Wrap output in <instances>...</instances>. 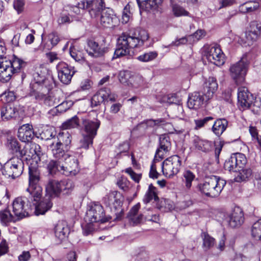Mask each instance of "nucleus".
<instances>
[{"instance_id":"1","label":"nucleus","mask_w":261,"mask_h":261,"mask_svg":"<svg viewBox=\"0 0 261 261\" xmlns=\"http://www.w3.org/2000/svg\"><path fill=\"white\" fill-rule=\"evenodd\" d=\"M40 172L36 168L29 167V184L27 192L29 194L32 207L35 206L36 215H43L52 207L49 197L44 198L39 203L42 193V188L39 185Z\"/></svg>"},{"instance_id":"2","label":"nucleus","mask_w":261,"mask_h":261,"mask_svg":"<svg viewBox=\"0 0 261 261\" xmlns=\"http://www.w3.org/2000/svg\"><path fill=\"white\" fill-rule=\"evenodd\" d=\"M148 38L149 34L145 30H136L132 35L122 34L117 39L114 55L120 57L129 54L130 49L142 46Z\"/></svg>"},{"instance_id":"3","label":"nucleus","mask_w":261,"mask_h":261,"mask_svg":"<svg viewBox=\"0 0 261 261\" xmlns=\"http://www.w3.org/2000/svg\"><path fill=\"white\" fill-rule=\"evenodd\" d=\"M25 65V63L21 59L14 56L12 59H0V82L7 83L12 75L20 72Z\"/></svg>"},{"instance_id":"4","label":"nucleus","mask_w":261,"mask_h":261,"mask_svg":"<svg viewBox=\"0 0 261 261\" xmlns=\"http://www.w3.org/2000/svg\"><path fill=\"white\" fill-rule=\"evenodd\" d=\"M37 79V83L31 84V89L30 92V96L33 97L38 102L43 103L46 106H54L58 103L57 99L55 98L53 93L50 92L51 86H44L39 85V79Z\"/></svg>"},{"instance_id":"5","label":"nucleus","mask_w":261,"mask_h":261,"mask_svg":"<svg viewBox=\"0 0 261 261\" xmlns=\"http://www.w3.org/2000/svg\"><path fill=\"white\" fill-rule=\"evenodd\" d=\"M226 185V181L217 176L206 177L202 184L199 185L200 191L206 196H218Z\"/></svg>"},{"instance_id":"6","label":"nucleus","mask_w":261,"mask_h":261,"mask_svg":"<svg viewBox=\"0 0 261 261\" xmlns=\"http://www.w3.org/2000/svg\"><path fill=\"white\" fill-rule=\"evenodd\" d=\"M105 6L104 0H89L82 1L77 6H72L70 7V15H80L81 10L87 9L91 18H97L100 11Z\"/></svg>"},{"instance_id":"7","label":"nucleus","mask_w":261,"mask_h":261,"mask_svg":"<svg viewBox=\"0 0 261 261\" xmlns=\"http://www.w3.org/2000/svg\"><path fill=\"white\" fill-rule=\"evenodd\" d=\"M123 200V197L122 194L117 191L110 192L103 198L104 203L114 213L115 220H120L123 217V211L122 208Z\"/></svg>"},{"instance_id":"8","label":"nucleus","mask_w":261,"mask_h":261,"mask_svg":"<svg viewBox=\"0 0 261 261\" xmlns=\"http://www.w3.org/2000/svg\"><path fill=\"white\" fill-rule=\"evenodd\" d=\"M23 171V163L18 157H13L8 160L2 168L3 174L7 177L15 178L19 176Z\"/></svg>"},{"instance_id":"9","label":"nucleus","mask_w":261,"mask_h":261,"mask_svg":"<svg viewBox=\"0 0 261 261\" xmlns=\"http://www.w3.org/2000/svg\"><path fill=\"white\" fill-rule=\"evenodd\" d=\"M248 65L247 58L243 57L238 62L230 66V75L237 84H240L244 82Z\"/></svg>"},{"instance_id":"10","label":"nucleus","mask_w":261,"mask_h":261,"mask_svg":"<svg viewBox=\"0 0 261 261\" xmlns=\"http://www.w3.org/2000/svg\"><path fill=\"white\" fill-rule=\"evenodd\" d=\"M28 196L19 197L15 198L12 204L13 212L15 215L19 218H22L29 216V211L32 210V205L29 198V194Z\"/></svg>"},{"instance_id":"11","label":"nucleus","mask_w":261,"mask_h":261,"mask_svg":"<svg viewBox=\"0 0 261 261\" xmlns=\"http://www.w3.org/2000/svg\"><path fill=\"white\" fill-rule=\"evenodd\" d=\"M112 216H106L105 211L101 205L94 203L91 205L87 212L85 220L90 223H105L110 221Z\"/></svg>"},{"instance_id":"12","label":"nucleus","mask_w":261,"mask_h":261,"mask_svg":"<svg viewBox=\"0 0 261 261\" xmlns=\"http://www.w3.org/2000/svg\"><path fill=\"white\" fill-rule=\"evenodd\" d=\"M204 56L209 62L217 66H222L225 63V55L220 46L217 44H214L205 46Z\"/></svg>"},{"instance_id":"13","label":"nucleus","mask_w":261,"mask_h":261,"mask_svg":"<svg viewBox=\"0 0 261 261\" xmlns=\"http://www.w3.org/2000/svg\"><path fill=\"white\" fill-rule=\"evenodd\" d=\"M181 158L177 155H172L166 159L162 164V171L167 177L177 174L181 168Z\"/></svg>"},{"instance_id":"14","label":"nucleus","mask_w":261,"mask_h":261,"mask_svg":"<svg viewBox=\"0 0 261 261\" xmlns=\"http://www.w3.org/2000/svg\"><path fill=\"white\" fill-rule=\"evenodd\" d=\"M103 28H113L118 23V19L112 10L106 9V5L98 14V17L92 18Z\"/></svg>"},{"instance_id":"15","label":"nucleus","mask_w":261,"mask_h":261,"mask_svg":"<svg viewBox=\"0 0 261 261\" xmlns=\"http://www.w3.org/2000/svg\"><path fill=\"white\" fill-rule=\"evenodd\" d=\"M62 161L65 162V164L60 166L62 174L69 176L75 175L78 173V161L75 156L70 154L66 155Z\"/></svg>"},{"instance_id":"16","label":"nucleus","mask_w":261,"mask_h":261,"mask_svg":"<svg viewBox=\"0 0 261 261\" xmlns=\"http://www.w3.org/2000/svg\"><path fill=\"white\" fill-rule=\"evenodd\" d=\"M238 99L239 106L243 109L249 108L253 103L254 97L245 87L238 89Z\"/></svg>"},{"instance_id":"17","label":"nucleus","mask_w":261,"mask_h":261,"mask_svg":"<svg viewBox=\"0 0 261 261\" xmlns=\"http://www.w3.org/2000/svg\"><path fill=\"white\" fill-rule=\"evenodd\" d=\"M57 69L58 78L60 81L64 84H69L74 73L73 69L66 63L61 62L57 65Z\"/></svg>"},{"instance_id":"18","label":"nucleus","mask_w":261,"mask_h":261,"mask_svg":"<svg viewBox=\"0 0 261 261\" xmlns=\"http://www.w3.org/2000/svg\"><path fill=\"white\" fill-rule=\"evenodd\" d=\"M159 147L156 151L154 159L159 161L164 158V156L170 150L171 144L170 138L165 135H162L159 139Z\"/></svg>"},{"instance_id":"19","label":"nucleus","mask_w":261,"mask_h":261,"mask_svg":"<svg viewBox=\"0 0 261 261\" xmlns=\"http://www.w3.org/2000/svg\"><path fill=\"white\" fill-rule=\"evenodd\" d=\"M218 88L216 79L214 77H209L206 79L202 90V93L205 96L206 99H211Z\"/></svg>"},{"instance_id":"20","label":"nucleus","mask_w":261,"mask_h":261,"mask_svg":"<svg viewBox=\"0 0 261 261\" xmlns=\"http://www.w3.org/2000/svg\"><path fill=\"white\" fill-rule=\"evenodd\" d=\"M205 96L201 94L199 92H195L189 95L187 102L188 107L190 109H197L199 108L204 102L208 101L210 99H206Z\"/></svg>"},{"instance_id":"21","label":"nucleus","mask_w":261,"mask_h":261,"mask_svg":"<svg viewBox=\"0 0 261 261\" xmlns=\"http://www.w3.org/2000/svg\"><path fill=\"white\" fill-rule=\"evenodd\" d=\"M136 1L140 10L153 12L158 10L163 2V0Z\"/></svg>"},{"instance_id":"22","label":"nucleus","mask_w":261,"mask_h":261,"mask_svg":"<svg viewBox=\"0 0 261 261\" xmlns=\"http://www.w3.org/2000/svg\"><path fill=\"white\" fill-rule=\"evenodd\" d=\"M40 148V146L36 143L27 144L23 149L19 151V156H25L27 160L35 158L36 155L39 156L41 154Z\"/></svg>"},{"instance_id":"23","label":"nucleus","mask_w":261,"mask_h":261,"mask_svg":"<svg viewBox=\"0 0 261 261\" xmlns=\"http://www.w3.org/2000/svg\"><path fill=\"white\" fill-rule=\"evenodd\" d=\"M229 225L232 228L241 226L244 222L243 211L239 207H235L229 216Z\"/></svg>"},{"instance_id":"24","label":"nucleus","mask_w":261,"mask_h":261,"mask_svg":"<svg viewBox=\"0 0 261 261\" xmlns=\"http://www.w3.org/2000/svg\"><path fill=\"white\" fill-rule=\"evenodd\" d=\"M148 124L152 126H162L167 133L169 134H173L176 132V134H179L184 132V129L179 130H176L173 126L172 124L166 121L165 118H159L155 120L151 119L148 121Z\"/></svg>"},{"instance_id":"25","label":"nucleus","mask_w":261,"mask_h":261,"mask_svg":"<svg viewBox=\"0 0 261 261\" xmlns=\"http://www.w3.org/2000/svg\"><path fill=\"white\" fill-rule=\"evenodd\" d=\"M84 132L83 133L95 137L99 127L100 122L97 119L91 120L85 119L83 122Z\"/></svg>"},{"instance_id":"26","label":"nucleus","mask_w":261,"mask_h":261,"mask_svg":"<svg viewBox=\"0 0 261 261\" xmlns=\"http://www.w3.org/2000/svg\"><path fill=\"white\" fill-rule=\"evenodd\" d=\"M17 136L22 142L30 141L34 137L32 125L28 123L21 126L18 129Z\"/></svg>"},{"instance_id":"27","label":"nucleus","mask_w":261,"mask_h":261,"mask_svg":"<svg viewBox=\"0 0 261 261\" xmlns=\"http://www.w3.org/2000/svg\"><path fill=\"white\" fill-rule=\"evenodd\" d=\"M88 45V48L87 49V52L92 57H101L107 51L106 47L100 46L97 42L93 40L89 41Z\"/></svg>"},{"instance_id":"28","label":"nucleus","mask_w":261,"mask_h":261,"mask_svg":"<svg viewBox=\"0 0 261 261\" xmlns=\"http://www.w3.org/2000/svg\"><path fill=\"white\" fill-rule=\"evenodd\" d=\"M69 229L65 221H59L55 227V233L57 238L62 241L66 239L69 233Z\"/></svg>"},{"instance_id":"29","label":"nucleus","mask_w":261,"mask_h":261,"mask_svg":"<svg viewBox=\"0 0 261 261\" xmlns=\"http://www.w3.org/2000/svg\"><path fill=\"white\" fill-rule=\"evenodd\" d=\"M18 116V109L12 104L6 105L1 110V117L3 120L16 118Z\"/></svg>"},{"instance_id":"30","label":"nucleus","mask_w":261,"mask_h":261,"mask_svg":"<svg viewBox=\"0 0 261 261\" xmlns=\"http://www.w3.org/2000/svg\"><path fill=\"white\" fill-rule=\"evenodd\" d=\"M49 147L53 156L59 160L63 161L66 155H69L68 153H66L69 148H66L62 144L57 142L53 143Z\"/></svg>"},{"instance_id":"31","label":"nucleus","mask_w":261,"mask_h":261,"mask_svg":"<svg viewBox=\"0 0 261 261\" xmlns=\"http://www.w3.org/2000/svg\"><path fill=\"white\" fill-rule=\"evenodd\" d=\"M260 34V31L257 28L253 29L251 28V30L246 31L245 36L243 37V44L244 46H250L255 42Z\"/></svg>"},{"instance_id":"32","label":"nucleus","mask_w":261,"mask_h":261,"mask_svg":"<svg viewBox=\"0 0 261 261\" xmlns=\"http://www.w3.org/2000/svg\"><path fill=\"white\" fill-rule=\"evenodd\" d=\"M47 197L58 196L61 192L60 182L56 180H50L46 187Z\"/></svg>"},{"instance_id":"33","label":"nucleus","mask_w":261,"mask_h":261,"mask_svg":"<svg viewBox=\"0 0 261 261\" xmlns=\"http://www.w3.org/2000/svg\"><path fill=\"white\" fill-rule=\"evenodd\" d=\"M194 146L199 150L204 152L208 151L211 149L212 142L200 139L198 136H195L193 140Z\"/></svg>"},{"instance_id":"34","label":"nucleus","mask_w":261,"mask_h":261,"mask_svg":"<svg viewBox=\"0 0 261 261\" xmlns=\"http://www.w3.org/2000/svg\"><path fill=\"white\" fill-rule=\"evenodd\" d=\"M227 125L228 121L225 119H218L214 123L212 131L216 136H220L225 130Z\"/></svg>"},{"instance_id":"35","label":"nucleus","mask_w":261,"mask_h":261,"mask_svg":"<svg viewBox=\"0 0 261 261\" xmlns=\"http://www.w3.org/2000/svg\"><path fill=\"white\" fill-rule=\"evenodd\" d=\"M72 137L68 131H62L57 135V143L61 144L66 148H70Z\"/></svg>"},{"instance_id":"36","label":"nucleus","mask_w":261,"mask_h":261,"mask_svg":"<svg viewBox=\"0 0 261 261\" xmlns=\"http://www.w3.org/2000/svg\"><path fill=\"white\" fill-rule=\"evenodd\" d=\"M252 175V171L249 168H239L236 172L234 179L237 182H241L248 179Z\"/></svg>"},{"instance_id":"37","label":"nucleus","mask_w":261,"mask_h":261,"mask_svg":"<svg viewBox=\"0 0 261 261\" xmlns=\"http://www.w3.org/2000/svg\"><path fill=\"white\" fill-rule=\"evenodd\" d=\"M259 7V3L257 1H249L241 5L240 11L243 13L252 12L257 10Z\"/></svg>"},{"instance_id":"38","label":"nucleus","mask_w":261,"mask_h":261,"mask_svg":"<svg viewBox=\"0 0 261 261\" xmlns=\"http://www.w3.org/2000/svg\"><path fill=\"white\" fill-rule=\"evenodd\" d=\"M251 234L255 241H261V219L252 224L251 228Z\"/></svg>"},{"instance_id":"39","label":"nucleus","mask_w":261,"mask_h":261,"mask_svg":"<svg viewBox=\"0 0 261 261\" xmlns=\"http://www.w3.org/2000/svg\"><path fill=\"white\" fill-rule=\"evenodd\" d=\"M98 93L103 99L104 103L109 101H114L116 100V95L112 93L108 88H102L98 91Z\"/></svg>"},{"instance_id":"40","label":"nucleus","mask_w":261,"mask_h":261,"mask_svg":"<svg viewBox=\"0 0 261 261\" xmlns=\"http://www.w3.org/2000/svg\"><path fill=\"white\" fill-rule=\"evenodd\" d=\"M158 199V197L156 194V189L152 185H149L148 191L143 198V202L145 203H147L152 199L156 201Z\"/></svg>"},{"instance_id":"41","label":"nucleus","mask_w":261,"mask_h":261,"mask_svg":"<svg viewBox=\"0 0 261 261\" xmlns=\"http://www.w3.org/2000/svg\"><path fill=\"white\" fill-rule=\"evenodd\" d=\"M146 82L143 76L140 74H132L129 85L138 88L145 85Z\"/></svg>"},{"instance_id":"42","label":"nucleus","mask_w":261,"mask_h":261,"mask_svg":"<svg viewBox=\"0 0 261 261\" xmlns=\"http://www.w3.org/2000/svg\"><path fill=\"white\" fill-rule=\"evenodd\" d=\"M183 182L186 187L189 189L192 186V182L195 178V175L189 170H185L182 174Z\"/></svg>"},{"instance_id":"43","label":"nucleus","mask_w":261,"mask_h":261,"mask_svg":"<svg viewBox=\"0 0 261 261\" xmlns=\"http://www.w3.org/2000/svg\"><path fill=\"white\" fill-rule=\"evenodd\" d=\"M80 125L79 119L76 116H74L71 118L64 122L62 127L64 129H68L77 128Z\"/></svg>"},{"instance_id":"44","label":"nucleus","mask_w":261,"mask_h":261,"mask_svg":"<svg viewBox=\"0 0 261 261\" xmlns=\"http://www.w3.org/2000/svg\"><path fill=\"white\" fill-rule=\"evenodd\" d=\"M0 220L2 223L5 226H7L9 223L15 221L14 217L8 210L0 212Z\"/></svg>"},{"instance_id":"45","label":"nucleus","mask_w":261,"mask_h":261,"mask_svg":"<svg viewBox=\"0 0 261 261\" xmlns=\"http://www.w3.org/2000/svg\"><path fill=\"white\" fill-rule=\"evenodd\" d=\"M7 146L12 153H17L19 155V151L21 150L20 149L19 142L16 139H9L8 140Z\"/></svg>"},{"instance_id":"46","label":"nucleus","mask_w":261,"mask_h":261,"mask_svg":"<svg viewBox=\"0 0 261 261\" xmlns=\"http://www.w3.org/2000/svg\"><path fill=\"white\" fill-rule=\"evenodd\" d=\"M61 160L58 161L51 160L49 162L47 165V169L50 174H56L57 172L61 173L62 171L61 168H60V166H62L61 165Z\"/></svg>"},{"instance_id":"47","label":"nucleus","mask_w":261,"mask_h":261,"mask_svg":"<svg viewBox=\"0 0 261 261\" xmlns=\"http://www.w3.org/2000/svg\"><path fill=\"white\" fill-rule=\"evenodd\" d=\"M94 137L83 133L82 138L80 141V147L87 149L93 144Z\"/></svg>"},{"instance_id":"48","label":"nucleus","mask_w":261,"mask_h":261,"mask_svg":"<svg viewBox=\"0 0 261 261\" xmlns=\"http://www.w3.org/2000/svg\"><path fill=\"white\" fill-rule=\"evenodd\" d=\"M232 158H234V162L237 164L238 169L242 168L246 164L247 160L245 155L241 153H236L232 154Z\"/></svg>"},{"instance_id":"49","label":"nucleus","mask_w":261,"mask_h":261,"mask_svg":"<svg viewBox=\"0 0 261 261\" xmlns=\"http://www.w3.org/2000/svg\"><path fill=\"white\" fill-rule=\"evenodd\" d=\"M61 187V192L65 191L66 194H68L70 191L72 190L74 185L71 180L65 179L60 181Z\"/></svg>"},{"instance_id":"50","label":"nucleus","mask_w":261,"mask_h":261,"mask_svg":"<svg viewBox=\"0 0 261 261\" xmlns=\"http://www.w3.org/2000/svg\"><path fill=\"white\" fill-rule=\"evenodd\" d=\"M132 73L129 71H121L119 74V80L123 84L129 86Z\"/></svg>"},{"instance_id":"51","label":"nucleus","mask_w":261,"mask_h":261,"mask_svg":"<svg viewBox=\"0 0 261 261\" xmlns=\"http://www.w3.org/2000/svg\"><path fill=\"white\" fill-rule=\"evenodd\" d=\"M158 55V53L156 51H150L138 56L137 59L142 62H149L155 59Z\"/></svg>"},{"instance_id":"52","label":"nucleus","mask_w":261,"mask_h":261,"mask_svg":"<svg viewBox=\"0 0 261 261\" xmlns=\"http://www.w3.org/2000/svg\"><path fill=\"white\" fill-rule=\"evenodd\" d=\"M224 168L226 170L234 172L238 170L237 164L234 162V158H232V155L230 158L224 163Z\"/></svg>"},{"instance_id":"53","label":"nucleus","mask_w":261,"mask_h":261,"mask_svg":"<svg viewBox=\"0 0 261 261\" xmlns=\"http://www.w3.org/2000/svg\"><path fill=\"white\" fill-rule=\"evenodd\" d=\"M69 53L71 57L77 62L83 61L84 60V57L83 53L77 50L74 47H70Z\"/></svg>"},{"instance_id":"54","label":"nucleus","mask_w":261,"mask_h":261,"mask_svg":"<svg viewBox=\"0 0 261 261\" xmlns=\"http://www.w3.org/2000/svg\"><path fill=\"white\" fill-rule=\"evenodd\" d=\"M48 40L51 45H47V44L44 45V48H46L47 50L51 49L53 46L58 44L59 41V37L57 33H52L48 35Z\"/></svg>"},{"instance_id":"55","label":"nucleus","mask_w":261,"mask_h":261,"mask_svg":"<svg viewBox=\"0 0 261 261\" xmlns=\"http://www.w3.org/2000/svg\"><path fill=\"white\" fill-rule=\"evenodd\" d=\"M172 12L176 17L188 16L189 14L183 7L178 5H173Z\"/></svg>"},{"instance_id":"56","label":"nucleus","mask_w":261,"mask_h":261,"mask_svg":"<svg viewBox=\"0 0 261 261\" xmlns=\"http://www.w3.org/2000/svg\"><path fill=\"white\" fill-rule=\"evenodd\" d=\"M44 70V73L43 74H42V71H41V73H39L38 72H37L35 74H34V81H35V82L34 83H37V79H36V78L39 79L38 81H40L39 82H38L39 84V85H43L44 86H48L49 85L48 84V81L47 79H46V76H45V71L46 70V69H43Z\"/></svg>"},{"instance_id":"57","label":"nucleus","mask_w":261,"mask_h":261,"mask_svg":"<svg viewBox=\"0 0 261 261\" xmlns=\"http://www.w3.org/2000/svg\"><path fill=\"white\" fill-rule=\"evenodd\" d=\"M73 102L71 100H65L58 105L56 107L57 108L58 111H59L62 113L66 112L73 105Z\"/></svg>"},{"instance_id":"58","label":"nucleus","mask_w":261,"mask_h":261,"mask_svg":"<svg viewBox=\"0 0 261 261\" xmlns=\"http://www.w3.org/2000/svg\"><path fill=\"white\" fill-rule=\"evenodd\" d=\"M24 5V0H14L13 2V7L18 14H20L23 11Z\"/></svg>"},{"instance_id":"59","label":"nucleus","mask_w":261,"mask_h":261,"mask_svg":"<svg viewBox=\"0 0 261 261\" xmlns=\"http://www.w3.org/2000/svg\"><path fill=\"white\" fill-rule=\"evenodd\" d=\"M201 236L203 242V245H214L215 244V239L207 232H203Z\"/></svg>"},{"instance_id":"60","label":"nucleus","mask_w":261,"mask_h":261,"mask_svg":"<svg viewBox=\"0 0 261 261\" xmlns=\"http://www.w3.org/2000/svg\"><path fill=\"white\" fill-rule=\"evenodd\" d=\"M214 118L211 116L206 117L202 119H197L195 120L194 122L195 123V127L196 129H198L200 128L203 127L205 123H206L208 121L213 120Z\"/></svg>"},{"instance_id":"61","label":"nucleus","mask_w":261,"mask_h":261,"mask_svg":"<svg viewBox=\"0 0 261 261\" xmlns=\"http://www.w3.org/2000/svg\"><path fill=\"white\" fill-rule=\"evenodd\" d=\"M125 172L127 173L131 178L136 182H139L141 178V174H137L135 173L131 168H126Z\"/></svg>"},{"instance_id":"62","label":"nucleus","mask_w":261,"mask_h":261,"mask_svg":"<svg viewBox=\"0 0 261 261\" xmlns=\"http://www.w3.org/2000/svg\"><path fill=\"white\" fill-rule=\"evenodd\" d=\"M129 148L128 143L126 142H124L123 143L120 144L118 147L117 149V156L119 158V154L122 153H125L128 151Z\"/></svg>"},{"instance_id":"63","label":"nucleus","mask_w":261,"mask_h":261,"mask_svg":"<svg viewBox=\"0 0 261 261\" xmlns=\"http://www.w3.org/2000/svg\"><path fill=\"white\" fill-rule=\"evenodd\" d=\"M91 102L92 107H96L100 105V103L104 102V101L103 99L97 92L92 97Z\"/></svg>"},{"instance_id":"64","label":"nucleus","mask_w":261,"mask_h":261,"mask_svg":"<svg viewBox=\"0 0 261 261\" xmlns=\"http://www.w3.org/2000/svg\"><path fill=\"white\" fill-rule=\"evenodd\" d=\"M205 35V32L204 30H198L195 33H194L192 35L189 36V38H195V39L194 41L196 40L198 41L200 39L202 38Z\"/></svg>"}]
</instances>
